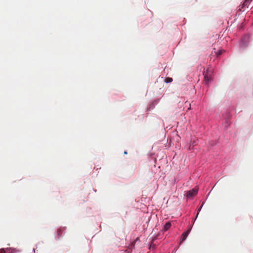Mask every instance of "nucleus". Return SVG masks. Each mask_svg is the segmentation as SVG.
<instances>
[{
  "label": "nucleus",
  "instance_id": "obj_1",
  "mask_svg": "<svg viewBox=\"0 0 253 253\" xmlns=\"http://www.w3.org/2000/svg\"><path fill=\"white\" fill-rule=\"evenodd\" d=\"M198 192V189L196 188H193L191 190L187 192V197L188 198H192L193 196H195Z\"/></svg>",
  "mask_w": 253,
  "mask_h": 253
},
{
  "label": "nucleus",
  "instance_id": "obj_2",
  "mask_svg": "<svg viewBox=\"0 0 253 253\" xmlns=\"http://www.w3.org/2000/svg\"><path fill=\"white\" fill-rule=\"evenodd\" d=\"M204 81L206 84H208L210 81L211 80V75H209L208 74H204Z\"/></svg>",
  "mask_w": 253,
  "mask_h": 253
},
{
  "label": "nucleus",
  "instance_id": "obj_3",
  "mask_svg": "<svg viewBox=\"0 0 253 253\" xmlns=\"http://www.w3.org/2000/svg\"><path fill=\"white\" fill-rule=\"evenodd\" d=\"M251 1V0H245L243 4L242 5L239 6L240 7H241V8H239V9L241 10V8H243L245 6H248V4H249Z\"/></svg>",
  "mask_w": 253,
  "mask_h": 253
},
{
  "label": "nucleus",
  "instance_id": "obj_4",
  "mask_svg": "<svg viewBox=\"0 0 253 253\" xmlns=\"http://www.w3.org/2000/svg\"><path fill=\"white\" fill-rule=\"evenodd\" d=\"M171 223L169 222H167L165 225H164V230L165 231H167L168 230H169L170 226H171Z\"/></svg>",
  "mask_w": 253,
  "mask_h": 253
},
{
  "label": "nucleus",
  "instance_id": "obj_5",
  "mask_svg": "<svg viewBox=\"0 0 253 253\" xmlns=\"http://www.w3.org/2000/svg\"><path fill=\"white\" fill-rule=\"evenodd\" d=\"M189 233L188 232H187L186 231L184 232L182 234V240H181V242H183L187 238V237L188 236Z\"/></svg>",
  "mask_w": 253,
  "mask_h": 253
},
{
  "label": "nucleus",
  "instance_id": "obj_6",
  "mask_svg": "<svg viewBox=\"0 0 253 253\" xmlns=\"http://www.w3.org/2000/svg\"><path fill=\"white\" fill-rule=\"evenodd\" d=\"M62 234V230L61 229H58L57 231V235L58 237H60Z\"/></svg>",
  "mask_w": 253,
  "mask_h": 253
},
{
  "label": "nucleus",
  "instance_id": "obj_7",
  "mask_svg": "<svg viewBox=\"0 0 253 253\" xmlns=\"http://www.w3.org/2000/svg\"><path fill=\"white\" fill-rule=\"evenodd\" d=\"M172 81V79L171 78L168 77L165 79V82L167 83H171Z\"/></svg>",
  "mask_w": 253,
  "mask_h": 253
},
{
  "label": "nucleus",
  "instance_id": "obj_8",
  "mask_svg": "<svg viewBox=\"0 0 253 253\" xmlns=\"http://www.w3.org/2000/svg\"><path fill=\"white\" fill-rule=\"evenodd\" d=\"M156 238H157V237H155L154 239H153V240L152 241L151 244V245H150V249H151V248H154V245H153V242H154V240H155Z\"/></svg>",
  "mask_w": 253,
  "mask_h": 253
},
{
  "label": "nucleus",
  "instance_id": "obj_9",
  "mask_svg": "<svg viewBox=\"0 0 253 253\" xmlns=\"http://www.w3.org/2000/svg\"><path fill=\"white\" fill-rule=\"evenodd\" d=\"M222 53V51L221 50L220 51H218L217 52V56H219Z\"/></svg>",
  "mask_w": 253,
  "mask_h": 253
},
{
  "label": "nucleus",
  "instance_id": "obj_10",
  "mask_svg": "<svg viewBox=\"0 0 253 253\" xmlns=\"http://www.w3.org/2000/svg\"><path fill=\"white\" fill-rule=\"evenodd\" d=\"M191 229H192V227H189V228L188 229V230L186 231V232H188V233H189V232L191 230Z\"/></svg>",
  "mask_w": 253,
  "mask_h": 253
},
{
  "label": "nucleus",
  "instance_id": "obj_11",
  "mask_svg": "<svg viewBox=\"0 0 253 253\" xmlns=\"http://www.w3.org/2000/svg\"><path fill=\"white\" fill-rule=\"evenodd\" d=\"M0 253H5V252L3 249L0 250Z\"/></svg>",
  "mask_w": 253,
  "mask_h": 253
},
{
  "label": "nucleus",
  "instance_id": "obj_12",
  "mask_svg": "<svg viewBox=\"0 0 253 253\" xmlns=\"http://www.w3.org/2000/svg\"><path fill=\"white\" fill-rule=\"evenodd\" d=\"M192 144L193 145H196V141H193V142H192Z\"/></svg>",
  "mask_w": 253,
  "mask_h": 253
},
{
  "label": "nucleus",
  "instance_id": "obj_13",
  "mask_svg": "<svg viewBox=\"0 0 253 253\" xmlns=\"http://www.w3.org/2000/svg\"><path fill=\"white\" fill-rule=\"evenodd\" d=\"M202 208V206L200 208V209H199V211H200L201 210V209Z\"/></svg>",
  "mask_w": 253,
  "mask_h": 253
},
{
  "label": "nucleus",
  "instance_id": "obj_14",
  "mask_svg": "<svg viewBox=\"0 0 253 253\" xmlns=\"http://www.w3.org/2000/svg\"><path fill=\"white\" fill-rule=\"evenodd\" d=\"M124 154H127V152H124Z\"/></svg>",
  "mask_w": 253,
  "mask_h": 253
}]
</instances>
